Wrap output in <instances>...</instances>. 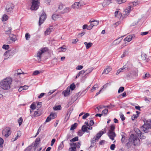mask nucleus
<instances>
[{"instance_id":"nucleus-1","label":"nucleus","mask_w":151,"mask_h":151,"mask_svg":"<svg viewBox=\"0 0 151 151\" xmlns=\"http://www.w3.org/2000/svg\"><path fill=\"white\" fill-rule=\"evenodd\" d=\"M12 82V79L10 77H6L0 82V86L4 90H8L11 88V85Z\"/></svg>"},{"instance_id":"nucleus-2","label":"nucleus","mask_w":151,"mask_h":151,"mask_svg":"<svg viewBox=\"0 0 151 151\" xmlns=\"http://www.w3.org/2000/svg\"><path fill=\"white\" fill-rule=\"evenodd\" d=\"M129 142L126 144V146L128 148L131 147L132 145L133 144L134 145H138L139 143L140 140L136 135L131 134L129 139Z\"/></svg>"},{"instance_id":"nucleus-3","label":"nucleus","mask_w":151,"mask_h":151,"mask_svg":"<svg viewBox=\"0 0 151 151\" xmlns=\"http://www.w3.org/2000/svg\"><path fill=\"white\" fill-rule=\"evenodd\" d=\"M32 5L30 9L32 10H36L40 5V3L39 0H29Z\"/></svg>"},{"instance_id":"nucleus-4","label":"nucleus","mask_w":151,"mask_h":151,"mask_svg":"<svg viewBox=\"0 0 151 151\" xmlns=\"http://www.w3.org/2000/svg\"><path fill=\"white\" fill-rule=\"evenodd\" d=\"M144 122V124L142 126L143 130L145 132L147 133L149 131V129L151 128V120H147Z\"/></svg>"},{"instance_id":"nucleus-5","label":"nucleus","mask_w":151,"mask_h":151,"mask_svg":"<svg viewBox=\"0 0 151 151\" xmlns=\"http://www.w3.org/2000/svg\"><path fill=\"white\" fill-rule=\"evenodd\" d=\"M48 50V49L47 47H44L40 49L38 52L37 56L39 61H40L41 60L42 55L47 52Z\"/></svg>"},{"instance_id":"nucleus-6","label":"nucleus","mask_w":151,"mask_h":151,"mask_svg":"<svg viewBox=\"0 0 151 151\" xmlns=\"http://www.w3.org/2000/svg\"><path fill=\"white\" fill-rule=\"evenodd\" d=\"M11 133L10 128L9 127L6 128L4 129L2 131V134L4 135L6 138H7L9 136Z\"/></svg>"},{"instance_id":"nucleus-7","label":"nucleus","mask_w":151,"mask_h":151,"mask_svg":"<svg viewBox=\"0 0 151 151\" xmlns=\"http://www.w3.org/2000/svg\"><path fill=\"white\" fill-rule=\"evenodd\" d=\"M16 50L15 49L13 50H8L6 52L4 53V55L6 56V57H7L8 56V57L7 58H5L4 60H6L8 58H9L10 56L13 55L16 52Z\"/></svg>"},{"instance_id":"nucleus-8","label":"nucleus","mask_w":151,"mask_h":151,"mask_svg":"<svg viewBox=\"0 0 151 151\" xmlns=\"http://www.w3.org/2000/svg\"><path fill=\"white\" fill-rule=\"evenodd\" d=\"M14 8V6L11 3H9L6 5V11L8 14L12 11Z\"/></svg>"},{"instance_id":"nucleus-9","label":"nucleus","mask_w":151,"mask_h":151,"mask_svg":"<svg viewBox=\"0 0 151 151\" xmlns=\"http://www.w3.org/2000/svg\"><path fill=\"white\" fill-rule=\"evenodd\" d=\"M46 14L44 13H43L40 16L39 18V25L40 26L42 24L44 21V20L46 19Z\"/></svg>"},{"instance_id":"nucleus-10","label":"nucleus","mask_w":151,"mask_h":151,"mask_svg":"<svg viewBox=\"0 0 151 151\" xmlns=\"http://www.w3.org/2000/svg\"><path fill=\"white\" fill-rule=\"evenodd\" d=\"M56 116V114L55 113H51L50 115L48 116L45 121V122H50L51 119H55Z\"/></svg>"},{"instance_id":"nucleus-11","label":"nucleus","mask_w":151,"mask_h":151,"mask_svg":"<svg viewBox=\"0 0 151 151\" xmlns=\"http://www.w3.org/2000/svg\"><path fill=\"white\" fill-rule=\"evenodd\" d=\"M83 5L80 2H76L72 6V7L75 9H78L80 8L81 6Z\"/></svg>"},{"instance_id":"nucleus-12","label":"nucleus","mask_w":151,"mask_h":151,"mask_svg":"<svg viewBox=\"0 0 151 151\" xmlns=\"http://www.w3.org/2000/svg\"><path fill=\"white\" fill-rule=\"evenodd\" d=\"M108 134L110 139L112 140L114 139V137L116 136V134L114 132L109 131Z\"/></svg>"},{"instance_id":"nucleus-13","label":"nucleus","mask_w":151,"mask_h":151,"mask_svg":"<svg viewBox=\"0 0 151 151\" xmlns=\"http://www.w3.org/2000/svg\"><path fill=\"white\" fill-rule=\"evenodd\" d=\"M70 90L69 88L68 87L66 89V90L63 91L62 92V94H63L64 96L66 97L69 95L70 94Z\"/></svg>"},{"instance_id":"nucleus-14","label":"nucleus","mask_w":151,"mask_h":151,"mask_svg":"<svg viewBox=\"0 0 151 151\" xmlns=\"http://www.w3.org/2000/svg\"><path fill=\"white\" fill-rule=\"evenodd\" d=\"M21 135V132L20 131H18L17 134L15 135L16 137L15 138H13L11 140L12 141L14 142L16 141L18 138L19 137H20Z\"/></svg>"},{"instance_id":"nucleus-15","label":"nucleus","mask_w":151,"mask_h":151,"mask_svg":"<svg viewBox=\"0 0 151 151\" xmlns=\"http://www.w3.org/2000/svg\"><path fill=\"white\" fill-rule=\"evenodd\" d=\"M9 40L10 41L9 42L11 43H12L16 40V36L14 35L11 34L9 36Z\"/></svg>"},{"instance_id":"nucleus-16","label":"nucleus","mask_w":151,"mask_h":151,"mask_svg":"<svg viewBox=\"0 0 151 151\" xmlns=\"http://www.w3.org/2000/svg\"><path fill=\"white\" fill-rule=\"evenodd\" d=\"M53 29L52 27L47 28L46 31L45 32V35H49L52 31Z\"/></svg>"},{"instance_id":"nucleus-17","label":"nucleus","mask_w":151,"mask_h":151,"mask_svg":"<svg viewBox=\"0 0 151 151\" xmlns=\"http://www.w3.org/2000/svg\"><path fill=\"white\" fill-rule=\"evenodd\" d=\"M96 138H95V137H94L91 141V145L89 147L90 148H91L95 145L96 144Z\"/></svg>"},{"instance_id":"nucleus-18","label":"nucleus","mask_w":151,"mask_h":151,"mask_svg":"<svg viewBox=\"0 0 151 151\" xmlns=\"http://www.w3.org/2000/svg\"><path fill=\"white\" fill-rule=\"evenodd\" d=\"M104 133V132L103 131H100L96 135V137H95L96 139V140H98V139L100 138Z\"/></svg>"},{"instance_id":"nucleus-19","label":"nucleus","mask_w":151,"mask_h":151,"mask_svg":"<svg viewBox=\"0 0 151 151\" xmlns=\"http://www.w3.org/2000/svg\"><path fill=\"white\" fill-rule=\"evenodd\" d=\"M89 22L90 23H91L92 24H93V26L97 25L99 24V21L93 20L92 19H91L89 21Z\"/></svg>"},{"instance_id":"nucleus-20","label":"nucleus","mask_w":151,"mask_h":151,"mask_svg":"<svg viewBox=\"0 0 151 151\" xmlns=\"http://www.w3.org/2000/svg\"><path fill=\"white\" fill-rule=\"evenodd\" d=\"M111 70L112 68H111L110 67H108L106 68L104 70L102 74L104 73L106 74H107Z\"/></svg>"},{"instance_id":"nucleus-21","label":"nucleus","mask_w":151,"mask_h":151,"mask_svg":"<svg viewBox=\"0 0 151 151\" xmlns=\"http://www.w3.org/2000/svg\"><path fill=\"white\" fill-rule=\"evenodd\" d=\"M123 37L124 36H122L115 40L114 41V42L115 43V44L116 45L119 44L120 42L121 41L122 37Z\"/></svg>"},{"instance_id":"nucleus-22","label":"nucleus","mask_w":151,"mask_h":151,"mask_svg":"<svg viewBox=\"0 0 151 151\" xmlns=\"http://www.w3.org/2000/svg\"><path fill=\"white\" fill-rule=\"evenodd\" d=\"M84 44L86 46V49H88L90 47H91L93 45V43L91 42H85L84 43Z\"/></svg>"},{"instance_id":"nucleus-23","label":"nucleus","mask_w":151,"mask_h":151,"mask_svg":"<svg viewBox=\"0 0 151 151\" xmlns=\"http://www.w3.org/2000/svg\"><path fill=\"white\" fill-rule=\"evenodd\" d=\"M132 37L133 36L132 35L128 36L124 39V41L128 42H130L132 40Z\"/></svg>"},{"instance_id":"nucleus-24","label":"nucleus","mask_w":151,"mask_h":151,"mask_svg":"<svg viewBox=\"0 0 151 151\" xmlns=\"http://www.w3.org/2000/svg\"><path fill=\"white\" fill-rule=\"evenodd\" d=\"M115 16L118 18H121L122 16L121 13L119 11H116L115 12Z\"/></svg>"},{"instance_id":"nucleus-25","label":"nucleus","mask_w":151,"mask_h":151,"mask_svg":"<svg viewBox=\"0 0 151 151\" xmlns=\"http://www.w3.org/2000/svg\"><path fill=\"white\" fill-rule=\"evenodd\" d=\"M70 10V9L69 7H67L65 8L64 10L60 12L61 14H63L66 13L68 12Z\"/></svg>"},{"instance_id":"nucleus-26","label":"nucleus","mask_w":151,"mask_h":151,"mask_svg":"<svg viewBox=\"0 0 151 151\" xmlns=\"http://www.w3.org/2000/svg\"><path fill=\"white\" fill-rule=\"evenodd\" d=\"M41 114V113L39 111H35L33 116L35 117H37L40 116Z\"/></svg>"},{"instance_id":"nucleus-27","label":"nucleus","mask_w":151,"mask_h":151,"mask_svg":"<svg viewBox=\"0 0 151 151\" xmlns=\"http://www.w3.org/2000/svg\"><path fill=\"white\" fill-rule=\"evenodd\" d=\"M78 125V124L76 123H74L73 124H72L70 128V130H73L74 129H76Z\"/></svg>"},{"instance_id":"nucleus-28","label":"nucleus","mask_w":151,"mask_h":151,"mask_svg":"<svg viewBox=\"0 0 151 151\" xmlns=\"http://www.w3.org/2000/svg\"><path fill=\"white\" fill-rule=\"evenodd\" d=\"M59 17V15L58 14H54L52 15V19L54 20H56Z\"/></svg>"},{"instance_id":"nucleus-29","label":"nucleus","mask_w":151,"mask_h":151,"mask_svg":"<svg viewBox=\"0 0 151 151\" xmlns=\"http://www.w3.org/2000/svg\"><path fill=\"white\" fill-rule=\"evenodd\" d=\"M59 50H60L59 51V52H64L66 50L65 46H63V47H61L59 48Z\"/></svg>"},{"instance_id":"nucleus-30","label":"nucleus","mask_w":151,"mask_h":151,"mask_svg":"<svg viewBox=\"0 0 151 151\" xmlns=\"http://www.w3.org/2000/svg\"><path fill=\"white\" fill-rule=\"evenodd\" d=\"M63 142V141L59 145L58 147V150H62L64 147Z\"/></svg>"},{"instance_id":"nucleus-31","label":"nucleus","mask_w":151,"mask_h":151,"mask_svg":"<svg viewBox=\"0 0 151 151\" xmlns=\"http://www.w3.org/2000/svg\"><path fill=\"white\" fill-rule=\"evenodd\" d=\"M126 68V65L124 66L123 68H122L119 69L117 71L116 73V75H117L119 74L120 72L123 71V70Z\"/></svg>"},{"instance_id":"nucleus-32","label":"nucleus","mask_w":151,"mask_h":151,"mask_svg":"<svg viewBox=\"0 0 151 151\" xmlns=\"http://www.w3.org/2000/svg\"><path fill=\"white\" fill-rule=\"evenodd\" d=\"M40 141V138L39 137H37L36 139L35 140V144H34V146L36 147L38 145Z\"/></svg>"},{"instance_id":"nucleus-33","label":"nucleus","mask_w":151,"mask_h":151,"mask_svg":"<svg viewBox=\"0 0 151 151\" xmlns=\"http://www.w3.org/2000/svg\"><path fill=\"white\" fill-rule=\"evenodd\" d=\"M75 88L76 86L74 83H73L70 85V87H69V88L70 90V89H71L72 91H73L74 89Z\"/></svg>"},{"instance_id":"nucleus-34","label":"nucleus","mask_w":151,"mask_h":151,"mask_svg":"<svg viewBox=\"0 0 151 151\" xmlns=\"http://www.w3.org/2000/svg\"><path fill=\"white\" fill-rule=\"evenodd\" d=\"M12 29V28L11 27H9L8 29L7 30H6L5 31V33L7 35H11V33Z\"/></svg>"},{"instance_id":"nucleus-35","label":"nucleus","mask_w":151,"mask_h":151,"mask_svg":"<svg viewBox=\"0 0 151 151\" xmlns=\"http://www.w3.org/2000/svg\"><path fill=\"white\" fill-rule=\"evenodd\" d=\"M115 129V126L114 124L111 125L110 128V129L109 131H110L111 132H114V131Z\"/></svg>"},{"instance_id":"nucleus-36","label":"nucleus","mask_w":151,"mask_h":151,"mask_svg":"<svg viewBox=\"0 0 151 151\" xmlns=\"http://www.w3.org/2000/svg\"><path fill=\"white\" fill-rule=\"evenodd\" d=\"M82 130L84 132H87V127H86V125H84L82 126Z\"/></svg>"},{"instance_id":"nucleus-37","label":"nucleus","mask_w":151,"mask_h":151,"mask_svg":"<svg viewBox=\"0 0 151 151\" xmlns=\"http://www.w3.org/2000/svg\"><path fill=\"white\" fill-rule=\"evenodd\" d=\"M61 106L60 105L55 106L53 107V109L54 110H60L61 109Z\"/></svg>"},{"instance_id":"nucleus-38","label":"nucleus","mask_w":151,"mask_h":151,"mask_svg":"<svg viewBox=\"0 0 151 151\" xmlns=\"http://www.w3.org/2000/svg\"><path fill=\"white\" fill-rule=\"evenodd\" d=\"M22 72V71L21 69H18L17 70V73L15 74V76H17L22 74L21 73Z\"/></svg>"},{"instance_id":"nucleus-39","label":"nucleus","mask_w":151,"mask_h":151,"mask_svg":"<svg viewBox=\"0 0 151 151\" xmlns=\"http://www.w3.org/2000/svg\"><path fill=\"white\" fill-rule=\"evenodd\" d=\"M8 16L6 14H4L2 18V20L3 21H6L8 19Z\"/></svg>"},{"instance_id":"nucleus-40","label":"nucleus","mask_w":151,"mask_h":151,"mask_svg":"<svg viewBox=\"0 0 151 151\" xmlns=\"http://www.w3.org/2000/svg\"><path fill=\"white\" fill-rule=\"evenodd\" d=\"M30 108L32 109V110H34L35 109L36 106L35 104L34 103H32L31 105L30 106Z\"/></svg>"},{"instance_id":"nucleus-41","label":"nucleus","mask_w":151,"mask_h":151,"mask_svg":"<svg viewBox=\"0 0 151 151\" xmlns=\"http://www.w3.org/2000/svg\"><path fill=\"white\" fill-rule=\"evenodd\" d=\"M78 137H76L74 138H73L71 139L70 140L71 142H74L76 141H78Z\"/></svg>"},{"instance_id":"nucleus-42","label":"nucleus","mask_w":151,"mask_h":151,"mask_svg":"<svg viewBox=\"0 0 151 151\" xmlns=\"http://www.w3.org/2000/svg\"><path fill=\"white\" fill-rule=\"evenodd\" d=\"M30 37V35L29 33H27L25 35V38L27 40H28Z\"/></svg>"},{"instance_id":"nucleus-43","label":"nucleus","mask_w":151,"mask_h":151,"mask_svg":"<svg viewBox=\"0 0 151 151\" xmlns=\"http://www.w3.org/2000/svg\"><path fill=\"white\" fill-rule=\"evenodd\" d=\"M23 122V119L22 117H20L18 120V123L19 126L21 125Z\"/></svg>"},{"instance_id":"nucleus-44","label":"nucleus","mask_w":151,"mask_h":151,"mask_svg":"<svg viewBox=\"0 0 151 151\" xmlns=\"http://www.w3.org/2000/svg\"><path fill=\"white\" fill-rule=\"evenodd\" d=\"M135 132L136 134L138 135L139 137V135L142 134V132L140 131L139 129H137L135 130Z\"/></svg>"},{"instance_id":"nucleus-45","label":"nucleus","mask_w":151,"mask_h":151,"mask_svg":"<svg viewBox=\"0 0 151 151\" xmlns=\"http://www.w3.org/2000/svg\"><path fill=\"white\" fill-rule=\"evenodd\" d=\"M69 151H76V147H71L69 149Z\"/></svg>"},{"instance_id":"nucleus-46","label":"nucleus","mask_w":151,"mask_h":151,"mask_svg":"<svg viewBox=\"0 0 151 151\" xmlns=\"http://www.w3.org/2000/svg\"><path fill=\"white\" fill-rule=\"evenodd\" d=\"M9 45H4L2 47V48L5 50H8L9 49Z\"/></svg>"},{"instance_id":"nucleus-47","label":"nucleus","mask_w":151,"mask_h":151,"mask_svg":"<svg viewBox=\"0 0 151 151\" xmlns=\"http://www.w3.org/2000/svg\"><path fill=\"white\" fill-rule=\"evenodd\" d=\"M4 143L3 139L0 137V146L1 147H3V144Z\"/></svg>"},{"instance_id":"nucleus-48","label":"nucleus","mask_w":151,"mask_h":151,"mask_svg":"<svg viewBox=\"0 0 151 151\" xmlns=\"http://www.w3.org/2000/svg\"><path fill=\"white\" fill-rule=\"evenodd\" d=\"M124 89V87H121L119 88V89L118 90V93H120L122 92Z\"/></svg>"},{"instance_id":"nucleus-49","label":"nucleus","mask_w":151,"mask_h":151,"mask_svg":"<svg viewBox=\"0 0 151 151\" xmlns=\"http://www.w3.org/2000/svg\"><path fill=\"white\" fill-rule=\"evenodd\" d=\"M127 0H117V2L119 4L125 2Z\"/></svg>"},{"instance_id":"nucleus-50","label":"nucleus","mask_w":151,"mask_h":151,"mask_svg":"<svg viewBox=\"0 0 151 151\" xmlns=\"http://www.w3.org/2000/svg\"><path fill=\"white\" fill-rule=\"evenodd\" d=\"M144 134L142 133L139 135V137L141 139H144L145 138V136L144 135Z\"/></svg>"},{"instance_id":"nucleus-51","label":"nucleus","mask_w":151,"mask_h":151,"mask_svg":"<svg viewBox=\"0 0 151 151\" xmlns=\"http://www.w3.org/2000/svg\"><path fill=\"white\" fill-rule=\"evenodd\" d=\"M93 70V68H91L88 69L87 70L85 71L86 72L87 71V73H91Z\"/></svg>"},{"instance_id":"nucleus-52","label":"nucleus","mask_w":151,"mask_h":151,"mask_svg":"<svg viewBox=\"0 0 151 151\" xmlns=\"http://www.w3.org/2000/svg\"><path fill=\"white\" fill-rule=\"evenodd\" d=\"M89 116V114L88 113H86L82 117V118L83 119H85Z\"/></svg>"},{"instance_id":"nucleus-53","label":"nucleus","mask_w":151,"mask_h":151,"mask_svg":"<svg viewBox=\"0 0 151 151\" xmlns=\"http://www.w3.org/2000/svg\"><path fill=\"white\" fill-rule=\"evenodd\" d=\"M56 91V90H50L49 92L48 93V95H50L52 94L54 92H55Z\"/></svg>"},{"instance_id":"nucleus-54","label":"nucleus","mask_w":151,"mask_h":151,"mask_svg":"<svg viewBox=\"0 0 151 151\" xmlns=\"http://www.w3.org/2000/svg\"><path fill=\"white\" fill-rule=\"evenodd\" d=\"M115 145L114 144H112L111 145L110 148L112 150H114L115 148Z\"/></svg>"},{"instance_id":"nucleus-55","label":"nucleus","mask_w":151,"mask_h":151,"mask_svg":"<svg viewBox=\"0 0 151 151\" xmlns=\"http://www.w3.org/2000/svg\"><path fill=\"white\" fill-rule=\"evenodd\" d=\"M83 68V66L81 65H79L76 67L77 70H80Z\"/></svg>"},{"instance_id":"nucleus-56","label":"nucleus","mask_w":151,"mask_h":151,"mask_svg":"<svg viewBox=\"0 0 151 151\" xmlns=\"http://www.w3.org/2000/svg\"><path fill=\"white\" fill-rule=\"evenodd\" d=\"M84 133V132H83L82 131L79 130L78 132V135L80 136H81Z\"/></svg>"},{"instance_id":"nucleus-57","label":"nucleus","mask_w":151,"mask_h":151,"mask_svg":"<svg viewBox=\"0 0 151 151\" xmlns=\"http://www.w3.org/2000/svg\"><path fill=\"white\" fill-rule=\"evenodd\" d=\"M138 117V114H133L132 117V120H134L135 118H137Z\"/></svg>"},{"instance_id":"nucleus-58","label":"nucleus","mask_w":151,"mask_h":151,"mask_svg":"<svg viewBox=\"0 0 151 151\" xmlns=\"http://www.w3.org/2000/svg\"><path fill=\"white\" fill-rule=\"evenodd\" d=\"M93 24H91V23H90V25L88 26L87 29L89 30L91 29L93 26Z\"/></svg>"},{"instance_id":"nucleus-59","label":"nucleus","mask_w":151,"mask_h":151,"mask_svg":"<svg viewBox=\"0 0 151 151\" xmlns=\"http://www.w3.org/2000/svg\"><path fill=\"white\" fill-rule=\"evenodd\" d=\"M39 73H40V72L39 71L36 70V71H34L33 72V73L32 74V75L35 76V75H37Z\"/></svg>"},{"instance_id":"nucleus-60","label":"nucleus","mask_w":151,"mask_h":151,"mask_svg":"<svg viewBox=\"0 0 151 151\" xmlns=\"http://www.w3.org/2000/svg\"><path fill=\"white\" fill-rule=\"evenodd\" d=\"M133 9V6H128V8L127 9L130 12Z\"/></svg>"},{"instance_id":"nucleus-61","label":"nucleus","mask_w":151,"mask_h":151,"mask_svg":"<svg viewBox=\"0 0 151 151\" xmlns=\"http://www.w3.org/2000/svg\"><path fill=\"white\" fill-rule=\"evenodd\" d=\"M127 51H125V52H124L123 53L122 55L121 56V58H123L125 57L127 54Z\"/></svg>"},{"instance_id":"nucleus-62","label":"nucleus","mask_w":151,"mask_h":151,"mask_svg":"<svg viewBox=\"0 0 151 151\" xmlns=\"http://www.w3.org/2000/svg\"><path fill=\"white\" fill-rule=\"evenodd\" d=\"M90 85L89 86H88L87 87V88L85 90L83 91L82 92L81 94H83V93H86V92H87V91H88V89L90 88Z\"/></svg>"},{"instance_id":"nucleus-63","label":"nucleus","mask_w":151,"mask_h":151,"mask_svg":"<svg viewBox=\"0 0 151 151\" xmlns=\"http://www.w3.org/2000/svg\"><path fill=\"white\" fill-rule=\"evenodd\" d=\"M108 112V110L107 109H105L102 111V113L105 114H107Z\"/></svg>"},{"instance_id":"nucleus-64","label":"nucleus","mask_w":151,"mask_h":151,"mask_svg":"<svg viewBox=\"0 0 151 151\" xmlns=\"http://www.w3.org/2000/svg\"><path fill=\"white\" fill-rule=\"evenodd\" d=\"M120 118H121L122 121H123L125 119V118L124 117V116L123 114L121 115L120 116Z\"/></svg>"}]
</instances>
